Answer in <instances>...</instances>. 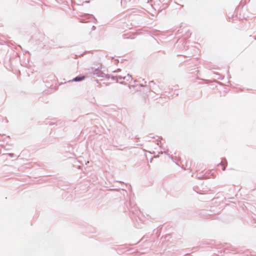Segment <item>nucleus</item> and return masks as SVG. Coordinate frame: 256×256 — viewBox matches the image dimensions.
Wrapping results in <instances>:
<instances>
[{"label":"nucleus","instance_id":"nucleus-1","mask_svg":"<svg viewBox=\"0 0 256 256\" xmlns=\"http://www.w3.org/2000/svg\"><path fill=\"white\" fill-rule=\"evenodd\" d=\"M84 78L85 77L84 76H77V77L75 78L74 79V80L76 81V82L80 81V80H84Z\"/></svg>","mask_w":256,"mask_h":256},{"label":"nucleus","instance_id":"nucleus-2","mask_svg":"<svg viewBox=\"0 0 256 256\" xmlns=\"http://www.w3.org/2000/svg\"><path fill=\"white\" fill-rule=\"evenodd\" d=\"M219 166H222V170H224L225 169H226V167L225 166H224V164L222 162H221L220 164L218 165Z\"/></svg>","mask_w":256,"mask_h":256}]
</instances>
